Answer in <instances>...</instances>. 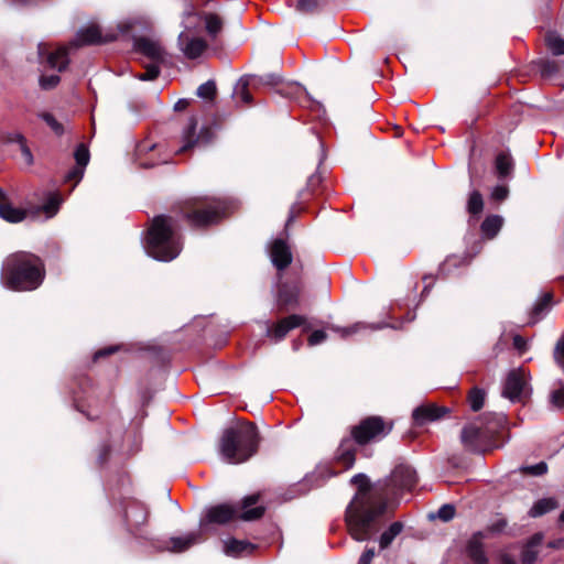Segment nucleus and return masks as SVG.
Masks as SVG:
<instances>
[{"instance_id":"nucleus-1","label":"nucleus","mask_w":564,"mask_h":564,"mask_svg":"<svg viewBox=\"0 0 564 564\" xmlns=\"http://www.w3.org/2000/svg\"><path fill=\"white\" fill-rule=\"evenodd\" d=\"M351 484L358 490L346 509L345 521L352 539L366 541L381 527L388 492L384 486H371L364 474L355 475Z\"/></svg>"},{"instance_id":"nucleus-2","label":"nucleus","mask_w":564,"mask_h":564,"mask_svg":"<svg viewBox=\"0 0 564 564\" xmlns=\"http://www.w3.org/2000/svg\"><path fill=\"white\" fill-rule=\"evenodd\" d=\"M44 269L40 258L28 252L9 256L2 265V284L14 291L35 290L42 283Z\"/></svg>"},{"instance_id":"nucleus-3","label":"nucleus","mask_w":564,"mask_h":564,"mask_svg":"<svg viewBox=\"0 0 564 564\" xmlns=\"http://www.w3.org/2000/svg\"><path fill=\"white\" fill-rule=\"evenodd\" d=\"M145 250L149 256L160 261H171L180 254L182 242L171 217L160 215L152 220Z\"/></svg>"},{"instance_id":"nucleus-4","label":"nucleus","mask_w":564,"mask_h":564,"mask_svg":"<svg viewBox=\"0 0 564 564\" xmlns=\"http://www.w3.org/2000/svg\"><path fill=\"white\" fill-rule=\"evenodd\" d=\"M259 435L251 423L227 429L220 440V454L229 464L248 460L257 452Z\"/></svg>"},{"instance_id":"nucleus-5","label":"nucleus","mask_w":564,"mask_h":564,"mask_svg":"<svg viewBox=\"0 0 564 564\" xmlns=\"http://www.w3.org/2000/svg\"><path fill=\"white\" fill-rule=\"evenodd\" d=\"M505 423L506 417L502 414H488L479 417L464 426L460 434L462 444L468 451L481 452Z\"/></svg>"},{"instance_id":"nucleus-6","label":"nucleus","mask_w":564,"mask_h":564,"mask_svg":"<svg viewBox=\"0 0 564 564\" xmlns=\"http://www.w3.org/2000/svg\"><path fill=\"white\" fill-rule=\"evenodd\" d=\"M227 204L215 199H195L183 208L184 217L191 225L200 227L213 224L226 215Z\"/></svg>"},{"instance_id":"nucleus-7","label":"nucleus","mask_w":564,"mask_h":564,"mask_svg":"<svg viewBox=\"0 0 564 564\" xmlns=\"http://www.w3.org/2000/svg\"><path fill=\"white\" fill-rule=\"evenodd\" d=\"M199 21L200 19L195 13L186 12L183 21L185 30L180 33L177 39L180 51L189 59L200 57L207 48L206 41L193 32Z\"/></svg>"},{"instance_id":"nucleus-8","label":"nucleus","mask_w":564,"mask_h":564,"mask_svg":"<svg viewBox=\"0 0 564 564\" xmlns=\"http://www.w3.org/2000/svg\"><path fill=\"white\" fill-rule=\"evenodd\" d=\"M391 426H388L379 416H370L360 422L351 431L354 440L358 444H366L371 440L388 434Z\"/></svg>"},{"instance_id":"nucleus-9","label":"nucleus","mask_w":564,"mask_h":564,"mask_svg":"<svg viewBox=\"0 0 564 564\" xmlns=\"http://www.w3.org/2000/svg\"><path fill=\"white\" fill-rule=\"evenodd\" d=\"M417 481L415 470L408 465L397 466L390 475L389 481L384 486L388 497L395 495L400 490H411Z\"/></svg>"},{"instance_id":"nucleus-10","label":"nucleus","mask_w":564,"mask_h":564,"mask_svg":"<svg viewBox=\"0 0 564 564\" xmlns=\"http://www.w3.org/2000/svg\"><path fill=\"white\" fill-rule=\"evenodd\" d=\"M503 395L511 401L522 402L528 395L527 373L522 369L510 371L507 377Z\"/></svg>"},{"instance_id":"nucleus-11","label":"nucleus","mask_w":564,"mask_h":564,"mask_svg":"<svg viewBox=\"0 0 564 564\" xmlns=\"http://www.w3.org/2000/svg\"><path fill=\"white\" fill-rule=\"evenodd\" d=\"M238 510L230 505H218L208 508L199 521L200 532L207 530L208 524H225L237 516Z\"/></svg>"},{"instance_id":"nucleus-12","label":"nucleus","mask_w":564,"mask_h":564,"mask_svg":"<svg viewBox=\"0 0 564 564\" xmlns=\"http://www.w3.org/2000/svg\"><path fill=\"white\" fill-rule=\"evenodd\" d=\"M39 56L42 64L47 65L50 68L62 72L68 65V48L66 46H59L55 50H51L47 44L39 45Z\"/></svg>"},{"instance_id":"nucleus-13","label":"nucleus","mask_w":564,"mask_h":564,"mask_svg":"<svg viewBox=\"0 0 564 564\" xmlns=\"http://www.w3.org/2000/svg\"><path fill=\"white\" fill-rule=\"evenodd\" d=\"M197 121L192 117L183 131V145L178 152H186L196 144H207L213 139V130L209 127L202 128L199 134H195Z\"/></svg>"},{"instance_id":"nucleus-14","label":"nucleus","mask_w":564,"mask_h":564,"mask_svg":"<svg viewBox=\"0 0 564 564\" xmlns=\"http://www.w3.org/2000/svg\"><path fill=\"white\" fill-rule=\"evenodd\" d=\"M134 50L154 63L163 62L165 56V51L159 40L149 37V36H140L134 39L133 43Z\"/></svg>"},{"instance_id":"nucleus-15","label":"nucleus","mask_w":564,"mask_h":564,"mask_svg":"<svg viewBox=\"0 0 564 564\" xmlns=\"http://www.w3.org/2000/svg\"><path fill=\"white\" fill-rule=\"evenodd\" d=\"M305 322L306 318L302 315H290L288 317L280 319L273 326L269 327L267 329V335L273 338L275 341H280L286 336V334L290 330L303 325Z\"/></svg>"},{"instance_id":"nucleus-16","label":"nucleus","mask_w":564,"mask_h":564,"mask_svg":"<svg viewBox=\"0 0 564 564\" xmlns=\"http://www.w3.org/2000/svg\"><path fill=\"white\" fill-rule=\"evenodd\" d=\"M116 39L115 34H101V30L98 25L91 24L87 28L82 29L77 33V37L70 43V46H79L85 44H97L104 42H110Z\"/></svg>"},{"instance_id":"nucleus-17","label":"nucleus","mask_w":564,"mask_h":564,"mask_svg":"<svg viewBox=\"0 0 564 564\" xmlns=\"http://www.w3.org/2000/svg\"><path fill=\"white\" fill-rule=\"evenodd\" d=\"M270 257L273 265L279 269H285L292 262L290 247L283 239H274L270 245Z\"/></svg>"},{"instance_id":"nucleus-18","label":"nucleus","mask_w":564,"mask_h":564,"mask_svg":"<svg viewBox=\"0 0 564 564\" xmlns=\"http://www.w3.org/2000/svg\"><path fill=\"white\" fill-rule=\"evenodd\" d=\"M74 156L76 160V166L66 174L65 180L66 182H74L75 186L83 178L84 170L89 162L90 155L88 148L85 144L80 143L76 148Z\"/></svg>"},{"instance_id":"nucleus-19","label":"nucleus","mask_w":564,"mask_h":564,"mask_svg":"<svg viewBox=\"0 0 564 564\" xmlns=\"http://www.w3.org/2000/svg\"><path fill=\"white\" fill-rule=\"evenodd\" d=\"M446 413V409L437 406L434 403H426L417 406L413 411V420L417 425H424L426 423L441 419Z\"/></svg>"},{"instance_id":"nucleus-20","label":"nucleus","mask_w":564,"mask_h":564,"mask_svg":"<svg viewBox=\"0 0 564 564\" xmlns=\"http://www.w3.org/2000/svg\"><path fill=\"white\" fill-rule=\"evenodd\" d=\"M0 217L12 224L21 223L26 217V210L14 207L2 188H0Z\"/></svg>"},{"instance_id":"nucleus-21","label":"nucleus","mask_w":564,"mask_h":564,"mask_svg":"<svg viewBox=\"0 0 564 564\" xmlns=\"http://www.w3.org/2000/svg\"><path fill=\"white\" fill-rule=\"evenodd\" d=\"M256 546L246 540L229 539L224 542V552L228 556H245L254 551Z\"/></svg>"},{"instance_id":"nucleus-22","label":"nucleus","mask_w":564,"mask_h":564,"mask_svg":"<svg viewBox=\"0 0 564 564\" xmlns=\"http://www.w3.org/2000/svg\"><path fill=\"white\" fill-rule=\"evenodd\" d=\"M158 149V145L151 141H142L137 145V158L140 166L142 167H152L160 162L166 163L167 160L165 158L155 160L154 158L147 159L145 155L150 152H154Z\"/></svg>"},{"instance_id":"nucleus-23","label":"nucleus","mask_w":564,"mask_h":564,"mask_svg":"<svg viewBox=\"0 0 564 564\" xmlns=\"http://www.w3.org/2000/svg\"><path fill=\"white\" fill-rule=\"evenodd\" d=\"M200 541L202 532L200 530H198L196 532H191L184 536L171 538L170 546L167 547V550L181 553L188 550L194 544L199 543Z\"/></svg>"},{"instance_id":"nucleus-24","label":"nucleus","mask_w":564,"mask_h":564,"mask_svg":"<svg viewBox=\"0 0 564 564\" xmlns=\"http://www.w3.org/2000/svg\"><path fill=\"white\" fill-rule=\"evenodd\" d=\"M259 498H260L259 494H253L243 499V502H242L243 512L241 514V519H243L246 521H250V520L259 519L263 514V512H264L263 507L251 508L253 505H256L259 501Z\"/></svg>"},{"instance_id":"nucleus-25","label":"nucleus","mask_w":564,"mask_h":564,"mask_svg":"<svg viewBox=\"0 0 564 564\" xmlns=\"http://www.w3.org/2000/svg\"><path fill=\"white\" fill-rule=\"evenodd\" d=\"M467 552L475 564H488V560L480 543V534H476L468 543Z\"/></svg>"},{"instance_id":"nucleus-26","label":"nucleus","mask_w":564,"mask_h":564,"mask_svg":"<svg viewBox=\"0 0 564 564\" xmlns=\"http://www.w3.org/2000/svg\"><path fill=\"white\" fill-rule=\"evenodd\" d=\"M503 219L500 216H488L481 224V231L488 238H494L502 227Z\"/></svg>"},{"instance_id":"nucleus-27","label":"nucleus","mask_w":564,"mask_h":564,"mask_svg":"<svg viewBox=\"0 0 564 564\" xmlns=\"http://www.w3.org/2000/svg\"><path fill=\"white\" fill-rule=\"evenodd\" d=\"M557 507V502L553 498H543L538 500L529 511L530 517L536 518L544 513L554 510Z\"/></svg>"},{"instance_id":"nucleus-28","label":"nucleus","mask_w":564,"mask_h":564,"mask_svg":"<svg viewBox=\"0 0 564 564\" xmlns=\"http://www.w3.org/2000/svg\"><path fill=\"white\" fill-rule=\"evenodd\" d=\"M403 530V524L399 521L393 522L381 535L379 539L380 547L387 549L395 536H398Z\"/></svg>"},{"instance_id":"nucleus-29","label":"nucleus","mask_w":564,"mask_h":564,"mask_svg":"<svg viewBox=\"0 0 564 564\" xmlns=\"http://www.w3.org/2000/svg\"><path fill=\"white\" fill-rule=\"evenodd\" d=\"M545 43L549 50L554 55H563L564 54V39L561 37L556 33H547L545 36Z\"/></svg>"},{"instance_id":"nucleus-30","label":"nucleus","mask_w":564,"mask_h":564,"mask_svg":"<svg viewBox=\"0 0 564 564\" xmlns=\"http://www.w3.org/2000/svg\"><path fill=\"white\" fill-rule=\"evenodd\" d=\"M299 300V291L294 289H290L288 286H282L279 291V304L281 306H288L291 304H296Z\"/></svg>"},{"instance_id":"nucleus-31","label":"nucleus","mask_w":564,"mask_h":564,"mask_svg":"<svg viewBox=\"0 0 564 564\" xmlns=\"http://www.w3.org/2000/svg\"><path fill=\"white\" fill-rule=\"evenodd\" d=\"M496 169L501 177H506L512 170V159L507 153H500L496 159Z\"/></svg>"},{"instance_id":"nucleus-32","label":"nucleus","mask_w":564,"mask_h":564,"mask_svg":"<svg viewBox=\"0 0 564 564\" xmlns=\"http://www.w3.org/2000/svg\"><path fill=\"white\" fill-rule=\"evenodd\" d=\"M204 20H205V25H206V30H207L208 34L212 37H215L221 31V28H223L221 20L216 14H206Z\"/></svg>"},{"instance_id":"nucleus-33","label":"nucleus","mask_w":564,"mask_h":564,"mask_svg":"<svg viewBox=\"0 0 564 564\" xmlns=\"http://www.w3.org/2000/svg\"><path fill=\"white\" fill-rule=\"evenodd\" d=\"M484 200L482 196L479 192L474 191L468 199L467 209L473 215H478L482 212Z\"/></svg>"},{"instance_id":"nucleus-34","label":"nucleus","mask_w":564,"mask_h":564,"mask_svg":"<svg viewBox=\"0 0 564 564\" xmlns=\"http://www.w3.org/2000/svg\"><path fill=\"white\" fill-rule=\"evenodd\" d=\"M485 401V392L478 388H474L468 394V402L473 411H478L482 408Z\"/></svg>"},{"instance_id":"nucleus-35","label":"nucleus","mask_w":564,"mask_h":564,"mask_svg":"<svg viewBox=\"0 0 564 564\" xmlns=\"http://www.w3.org/2000/svg\"><path fill=\"white\" fill-rule=\"evenodd\" d=\"M39 117L52 129V131L62 135L64 133V126L56 120V118L50 112H42Z\"/></svg>"},{"instance_id":"nucleus-36","label":"nucleus","mask_w":564,"mask_h":564,"mask_svg":"<svg viewBox=\"0 0 564 564\" xmlns=\"http://www.w3.org/2000/svg\"><path fill=\"white\" fill-rule=\"evenodd\" d=\"M337 458L339 463L344 465L345 468H350L354 465L355 453L349 448H346V442L341 443Z\"/></svg>"},{"instance_id":"nucleus-37","label":"nucleus","mask_w":564,"mask_h":564,"mask_svg":"<svg viewBox=\"0 0 564 564\" xmlns=\"http://www.w3.org/2000/svg\"><path fill=\"white\" fill-rule=\"evenodd\" d=\"M364 328H366V325L362 323H356L355 325L349 326V327H337V326L330 327L332 330L338 333L340 335V337H343V338H347V337L360 332Z\"/></svg>"},{"instance_id":"nucleus-38","label":"nucleus","mask_w":564,"mask_h":564,"mask_svg":"<svg viewBox=\"0 0 564 564\" xmlns=\"http://www.w3.org/2000/svg\"><path fill=\"white\" fill-rule=\"evenodd\" d=\"M216 94V85L214 82L208 80L202 84L197 89V95L204 99H212Z\"/></svg>"},{"instance_id":"nucleus-39","label":"nucleus","mask_w":564,"mask_h":564,"mask_svg":"<svg viewBox=\"0 0 564 564\" xmlns=\"http://www.w3.org/2000/svg\"><path fill=\"white\" fill-rule=\"evenodd\" d=\"M552 295L550 293L544 294L534 305L533 307V314L536 317V319L541 316V314L547 310L551 305Z\"/></svg>"},{"instance_id":"nucleus-40","label":"nucleus","mask_w":564,"mask_h":564,"mask_svg":"<svg viewBox=\"0 0 564 564\" xmlns=\"http://www.w3.org/2000/svg\"><path fill=\"white\" fill-rule=\"evenodd\" d=\"M61 204V199L57 194H53L50 196L47 202L43 206V210L47 214L48 217H52L56 214L58 206Z\"/></svg>"},{"instance_id":"nucleus-41","label":"nucleus","mask_w":564,"mask_h":564,"mask_svg":"<svg viewBox=\"0 0 564 564\" xmlns=\"http://www.w3.org/2000/svg\"><path fill=\"white\" fill-rule=\"evenodd\" d=\"M538 557V551L532 545H525L521 553L522 564H533Z\"/></svg>"},{"instance_id":"nucleus-42","label":"nucleus","mask_w":564,"mask_h":564,"mask_svg":"<svg viewBox=\"0 0 564 564\" xmlns=\"http://www.w3.org/2000/svg\"><path fill=\"white\" fill-rule=\"evenodd\" d=\"M522 471L532 476H541L547 471V465L544 462L539 464L522 467Z\"/></svg>"},{"instance_id":"nucleus-43","label":"nucleus","mask_w":564,"mask_h":564,"mask_svg":"<svg viewBox=\"0 0 564 564\" xmlns=\"http://www.w3.org/2000/svg\"><path fill=\"white\" fill-rule=\"evenodd\" d=\"M59 83V76L57 75H42L40 77V86L43 89H52Z\"/></svg>"},{"instance_id":"nucleus-44","label":"nucleus","mask_w":564,"mask_h":564,"mask_svg":"<svg viewBox=\"0 0 564 564\" xmlns=\"http://www.w3.org/2000/svg\"><path fill=\"white\" fill-rule=\"evenodd\" d=\"M160 74L159 66L155 64H151L147 66L145 72L140 74L138 78L140 80H153L155 79Z\"/></svg>"},{"instance_id":"nucleus-45","label":"nucleus","mask_w":564,"mask_h":564,"mask_svg":"<svg viewBox=\"0 0 564 564\" xmlns=\"http://www.w3.org/2000/svg\"><path fill=\"white\" fill-rule=\"evenodd\" d=\"M540 70L543 76H551L557 72V65L555 61L544 59L540 63Z\"/></svg>"},{"instance_id":"nucleus-46","label":"nucleus","mask_w":564,"mask_h":564,"mask_svg":"<svg viewBox=\"0 0 564 564\" xmlns=\"http://www.w3.org/2000/svg\"><path fill=\"white\" fill-rule=\"evenodd\" d=\"M455 509L451 505H444L437 511V517L443 521H449L454 518Z\"/></svg>"},{"instance_id":"nucleus-47","label":"nucleus","mask_w":564,"mask_h":564,"mask_svg":"<svg viewBox=\"0 0 564 564\" xmlns=\"http://www.w3.org/2000/svg\"><path fill=\"white\" fill-rule=\"evenodd\" d=\"M555 361L564 367V338H561L554 349Z\"/></svg>"},{"instance_id":"nucleus-48","label":"nucleus","mask_w":564,"mask_h":564,"mask_svg":"<svg viewBox=\"0 0 564 564\" xmlns=\"http://www.w3.org/2000/svg\"><path fill=\"white\" fill-rule=\"evenodd\" d=\"M327 335L324 330H315L308 337V344L311 346L318 345L326 339Z\"/></svg>"},{"instance_id":"nucleus-49","label":"nucleus","mask_w":564,"mask_h":564,"mask_svg":"<svg viewBox=\"0 0 564 564\" xmlns=\"http://www.w3.org/2000/svg\"><path fill=\"white\" fill-rule=\"evenodd\" d=\"M317 6L316 0H300L297 2L296 9L302 12L313 11Z\"/></svg>"},{"instance_id":"nucleus-50","label":"nucleus","mask_w":564,"mask_h":564,"mask_svg":"<svg viewBox=\"0 0 564 564\" xmlns=\"http://www.w3.org/2000/svg\"><path fill=\"white\" fill-rule=\"evenodd\" d=\"M551 401L557 408L564 406V389L553 391L551 394Z\"/></svg>"},{"instance_id":"nucleus-51","label":"nucleus","mask_w":564,"mask_h":564,"mask_svg":"<svg viewBox=\"0 0 564 564\" xmlns=\"http://www.w3.org/2000/svg\"><path fill=\"white\" fill-rule=\"evenodd\" d=\"M6 141L9 143H18L20 147L26 143L24 135L20 132H11L6 137Z\"/></svg>"},{"instance_id":"nucleus-52","label":"nucleus","mask_w":564,"mask_h":564,"mask_svg":"<svg viewBox=\"0 0 564 564\" xmlns=\"http://www.w3.org/2000/svg\"><path fill=\"white\" fill-rule=\"evenodd\" d=\"M375 557V550L367 549L360 556L358 564H370Z\"/></svg>"},{"instance_id":"nucleus-53","label":"nucleus","mask_w":564,"mask_h":564,"mask_svg":"<svg viewBox=\"0 0 564 564\" xmlns=\"http://www.w3.org/2000/svg\"><path fill=\"white\" fill-rule=\"evenodd\" d=\"M20 150H21V153H22V156H23V159H24L25 163H26L28 165L33 164L34 159H33L32 152H31V150L29 149V147L26 145V143L22 144V145L20 147Z\"/></svg>"},{"instance_id":"nucleus-54","label":"nucleus","mask_w":564,"mask_h":564,"mask_svg":"<svg viewBox=\"0 0 564 564\" xmlns=\"http://www.w3.org/2000/svg\"><path fill=\"white\" fill-rule=\"evenodd\" d=\"M508 189L506 186H497L492 192V197L497 200H502L507 197Z\"/></svg>"},{"instance_id":"nucleus-55","label":"nucleus","mask_w":564,"mask_h":564,"mask_svg":"<svg viewBox=\"0 0 564 564\" xmlns=\"http://www.w3.org/2000/svg\"><path fill=\"white\" fill-rule=\"evenodd\" d=\"M513 346L517 348L520 352H523L527 349V340L520 336L516 335L513 337Z\"/></svg>"},{"instance_id":"nucleus-56","label":"nucleus","mask_w":564,"mask_h":564,"mask_svg":"<svg viewBox=\"0 0 564 564\" xmlns=\"http://www.w3.org/2000/svg\"><path fill=\"white\" fill-rule=\"evenodd\" d=\"M248 83L241 88V90L238 93V96L243 104L250 105L252 101V97L246 87Z\"/></svg>"},{"instance_id":"nucleus-57","label":"nucleus","mask_w":564,"mask_h":564,"mask_svg":"<svg viewBox=\"0 0 564 564\" xmlns=\"http://www.w3.org/2000/svg\"><path fill=\"white\" fill-rule=\"evenodd\" d=\"M260 82L263 83L264 85L274 86L280 83V78L276 75L270 74V75H265L264 77L260 78Z\"/></svg>"},{"instance_id":"nucleus-58","label":"nucleus","mask_w":564,"mask_h":564,"mask_svg":"<svg viewBox=\"0 0 564 564\" xmlns=\"http://www.w3.org/2000/svg\"><path fill=\"white\" fill-rule=\"evenodd\" d=\"M542 540L543 535L541 533H536L530 539L527 545H532V547L536 550V546L541 544Z\"/></svg>"},{"instance_id":"nucleus-59","label":"nucleus","mask_w":564,"mask_h":564,"mask_svg":"<svg viewBox=\"0 0 564 564\" xmlns=\"http://www.w3.org/2000/svg\"><path fill=\"white\" fill-rule=\"evenodd\" d=\"M116 347H109V348H106V349H102V350H99L98 352H96L95 357L96 358H99L101 356H107V355H110L112 354L113 351H116Z\"/></svg>"},{"instance_id":"nucleus-60","label":"nucleus","mask_w":564,"mask_h":564,"mask_svg":"<svg viewBox=\"0 0 564 564\" xmlns=\"http://www.w3.org/2000/svg\"><path fill=\"white\" fill-rule=\"evenodd\" d=\"M34 0H11V2L14 3V4H30Z\"/></svg>"},{"instance_id":"nucleus-61","label":"nucleus","mask_w":564,"mask_h":564,"mask_svg":"<svg viewBox=\"0 0 564 564\" xmlns=\"http://www.w3.org/2000/svg\"><path fill=\"white\" fill-rule=\"evenodd\" d=\"M502 564H516V562L512 558H510L508 555H503Z\"/></svg>"},{"instance_id":"nucleus-62","label":"nucleus","mask_w":564,"mask_h":564,"mask_svg":"<svg viewBox=\"0 0 564 564\" xmlns=\"http://www.w3.org/2000/svg\"><path fill=\"white\" fill-rule=\"evenodd\" d=\"M140 513H141V521L140 522H144L147 520L148 512L144 511V510H141Z\"/></svg>"},{"instance_id":"nucleus-63","label":"nucleus","mask_w":564,"mask_h":564,"mask_svg":"<svg viewBox=\"0 0 564 564\" xmlns=\"http://www.w3.org/2000/svg\"><path fill=\"white\" fill-rule=\"evenodd\" d=\"M185 107V102L180 100L176 105H175V108L176 109H183Z\"/></svg>"},{"instance_id":"nucleus-64","label":"nucleus","mask_w":564,"mask_h":564,"mask_svg":"<svg viewBox=\"0 0 564 564\" xmlns=\"http://www.w3.org/2000/svg\"><path fill=\"white\" fill-rule=\"evenodd\" d=\"M560 521L564 523V510L562 511V513L560 514Z\"/></svg>"}]
</instances>
